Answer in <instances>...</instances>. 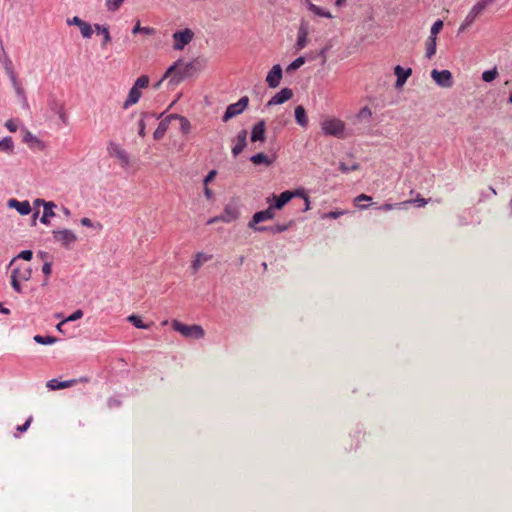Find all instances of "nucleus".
<instances>
[{"label": "nucleus", "mask_w": 512, "mask_h": 512, "mask_svg": "<svg viewBox=\"0 0 512 512\" xmlns=\"http://www.w3.org/2000/svg\"><path fill=\"white\" fill-rule=\"evenodd\" d=\"M203 68L202 63L199 60H193L189 63L183 64L180 60L170 66L159 82L155 84V88H158L163 80L171 77V81L174 84H178L186 77H191L194 74L201 71Z\"/></svg>", "instance_id": "obj_1"}, {"label": "nucleus", "mask_w": 512, "mask_h": 512, "mask_svg": "<svg viewBox=\"0 0 512 512\" xmlns=\"http://www.w3.org/2000/svg\"><path fill=\"white\" fill-rule=\"evenodd\" d=\"M321 129L326 136L345 137V123L336 117H327L321 122Z\"/></svg>", "instance_id": "obj_2"}, {"label": "nucleus", "mask_w": 512, "mask_h": 512, "mask_svg": "<svg viewBox=\"0 0 512 512\" xmlns=\"http://www.w3.org/2000/svg\"><path fill=\"white\" fill-rule=\"evenodd\" d=\"M172 329L180 333L185 338L201 339L205 335L204 329L197 324L186 325L178 320L171 321Z\"/></svg>", "instance_id": "obj_3"}, {"label": "nucleus", "mask_w": 512, "mask_h": 512, "mask_svg": "<svg viewBox=\"0 0 512 512\" xmlns=\"http://www.w3.org/2000/svg\"><path fill=\"white\" fill-rule=\"evenodd\" d=\"M275 217V209L270 205L267 209L263 211L256 212L251 221L249 222V227L258 232H264L268 230L267 226H257L260 222L272 220Z\"/></svg>", "instance_id": "obj_4"}, {"label": "nucleus", "mask_w": 512, "mask_h": 512, "mask_svg": "<svg viewBox=\"0 0 512 512\" xmlns=\"http://www.w3.org/2000/svg\"><path fill=\"white\" fill-rule=\"evenodd\" d=\"M248 104L249 98L247 96H243L236 103L230 104L222 117L223 122H227L231 118L241 114L247 108Z\"/></svg>", "instance_id": "obj_5"}, {"label": "nucleus", "mask_w": 512, "mask_h": 512, "mask_svg": "<svg viewBox=\"0 0 512 512\" xmlns=\"http://www.w3.org/2000/svg\"><path fill=\"white\" fill-rule=\"evenodd\" d=\"M298 195H304V189H296L294 191H284L279 196L273 195L274 203L271 206L276 210L282 209L292 198Z\"/></svg>", "instance_id": "obj_6"}, {"label": "nucleus", "mask_w": 512, "mask_h": 512, "mask_svg": "<svg viewBox=\"0 0 512 512\" xmlns=\"http://www.w3.org/2000/svg\"><path fill=\"white\" fill-rule=\"evenodd\" d=\"M194 37V33L191 29L185 28L181 31H176L173 34V48L175 50H183L186 45H188Z\"/></svg>", "instance_id": "obj_7"}, {"label": "nucleus", "mask_w": 512, "mask_h": 512, "mask_svg": "<svg viewBox=\"0 0 512 512\" xmlns=\"http://www.w3.org/2000/svg\"><path fill=\"white\" fill-rule=\"evenodd\" d=\"M240 215L239 209L235 205H227L224 208L223 213L208 221V224L214 223L216 221H222L226 223H230L238 219Z\"/></svg>", "instance_id": "obj_8"}, {"label": "nucleus", "mask_w": 512, "mask_h": 512, "mask_svg": "<svg viewBox=\"0 0 512 512\" xmlns=\"http://www.w3.org/2000/svg\"><path fill=\"white\" fill-rule=\"evenodd\" d=\"M431 76L435 80V82L441 87L449 88L453 85L452 74L449 70L438 71L434 69L431 72Z\"/></svg>", "instance_id": "obj_9"}, {"label": "nucleus", "mask_w": 512, "mask_h": 512, "mask_svg": "<svg viewBox=\"0 0 512 512\" xmlns=\"http://www.w3.org/2000/svg\"><path fill=\"white\" fill-rule=\"evenodd\" d=\"M54 239L63 246L68 247L77 240L76 235L68 229L53 232Z\"/></svg>", "instance_id": "obj_10"}, {"label": "nucleus", "mask_w": 512, "mask_h": 512, "mask_svg": "<svg viewBox=\"0 0 512 512\" xmlns=\"http://www.w3.org/2000/svg\"><path fill=\"white\" fill-rule=\"evenodd\" d=\"M282 79V68L279 64L274 65L266 76L267 85L276 88Z\"/></svg>", "instance_id": "obj_11"}, {"label": "nucleus", "mask_w": 512, "mask_h": 512, "mask_svg": "<svg viewBox=\"0 0 512 512\" xmlns=\"http://www.w3.org/2000/svg\"><path fill=\"white\" fill-rule=\"evenodd\" d=\"M247 135L248 133L244 129L237 134L236 138L233 140L234 145L231 150L233 156L236 157L243 152V150L247 146Z\"/></svg>", "instance_id": "obj_12"}, {"label": "nucleus", "mask_w": 512, "mask_h": 512, "mask_svg": "<svg viewBox=\"0 0 512 512\" xmlns=\"http://www.w3.org/2000/svg\"><path fill=\"white\" fill-rule=\"evenodd\" d=\"M292 97L293 91L290 88H283L268 101L267 105H279L290 100Z\"/></svg>", "instance_id": "obj_13"}, {"label": "nucleus", "mask_w": 512, "mask_h": 512, "mask_svg": "<svg viewBox=\"0 0 512 512\" xmlns=\"http://www.w3.org/2000/svg\"><path fill=\"white\" fill-rule=\"evenodd\" d=\"M265 133H266L265 121L260 120L253 126V129L251 132V141L252 142H257V141L264 142L266 139Z\"/></svg>", "instance_id": "obj_14"}, {"label": "nucleus", "mask_w": 512, "mask_h": 512, "mask_svg": "<svg viewBox=\"0 0 512 512\" xmlns=\"http://www.w3.org/2000/svg\"><path fill=\"white\" fill-rule=\"evenodd\" d=\"M394 74L397 76L395 86H396V88H401V87H403V85L405 84L407 79L412 74V69L411 68L404 69L400 65H397L394 68Z\"/></svg>", "instance_id": "obj_15"}, {"label": "nucleus", "mask_w": 512, "mask_h": 512, "mask_svg": "<svg viewBox=\"0 0 512 512\" xmlns=\"http://www.w3.org/2000/svg\"><path fill=\"white\" fill-rule=\"evenodd\" d=\"M275 155H266L264 153H257L250 158V161L254 165H264L266 167L271 166L275 162Z\"/></svg>", "instance_id": "obj_16"}, {"label": "nucleus", "mask_w": 512, "mask_h": 512, "mask_svg": "<svg viewBox=\"0 0 512 512\" xmlns=\"http://www.w3.org/2000/svg\"><path fill=\"white\" fill-rule=\"evenodd\" d=\"M78 382L76 379L67 380V381H59L57 379H52L47 382V387L50 390H59V389H65L68 387H71L75 385Z\"/></svg>", "instance_id": "obj_17"}, {"label": "nucleus", "mask_w": 512, "mask_h": 512, "mask_svg": "<svg viewBox=\"0 0 512 512\" xmlns=\"http://www.w3.org/2000/svg\"><path fill=\"white\" fill-rule=\"evenodd\" d=\"M141 96H142L141 90H139L138 88L133 86L129 91L127 99L123 103V108L127 109L130 106L136 104L139 101V99L141 98Z\"/></svg>", "instance_id": "obj_18"}, {"label": "nucleus", "mask_w": 512, "mask_h": 512, "mask_svg": "<svg viewBox=\"0 0 512 512\" xmlns=\"http://www.w3.org/2000/svg\"><path fill=\"white\" fill-rule=\"evenodd\" d=\"M9 206L16 208L21 215H27L31 212V206L28 201H18L16 199L9 200Z\"/></svg>", "instance_id": "obj_19"}, {"label": "nucleus", "mask_w": 512, "mask_h": 512, "mask_svg": "<svg viewBox=\"0 0 512 512\" xmlns=\"http://www.w3.org/2000/svg\"><path fill=\"white\" fill-rule=\"evenodd\" d=\"M171 119L172 118H169L168 116L158 124V127L153 133V137L155 140H161L164 137L165 133L168 130L169 122Z\"/></svg>", "instance_id": "obj_20"}, {"label": "nucleus", "mask_w": 512, "mask_h": 512, "mask_svg": "<svg viewBox=\"0 0 512 512\" xmlns=\"http://www.w3.org/2000/svg\"><path fill=\"white\" fill-rule=\"evenodd\" d=\"M295 119L296 122L303 128H306L308 126V117L305 111V108L301 105L297 106L295 108Z\"/></svg>", "instance_id": "obj_21"}, {"label": "nucleus", "mask_w": 512, "mask_h": 512, "mask_svg": "<svg viewBox=\"0 0 512 512\" xmlns=\"http://www.w3.org/2000/svg\"><path fill=\"white\" fill-rule=\"evenodd\" d=\"M211 259H212V255L198 252L195 255V258L192 262V268L194 269V271H198L204 263L210 261Z\"/></svg>", "instance_id": "obj_22"}, {"label": "nucleus", "mask_w": 512, "mask_h": 512, "mask_svg": "<svg viewBox=\"0 0 512 512\" xmlns=\"http://www.w3.org/2000/svg\"><path fill=\"white\" fill-rule=\"evenodd\" d=\"M308 42V30L306 27L301 26L298 31V37L296 42V49L302 50Z\"/></svg>", "instance_id": "obj_23"}, {"label": "nucleus", "mask_w": 512, "mask_h": 512, "mask_svg": "<svg viewBox=\"0 0 512 512\" xmlns=\"http://www.w3.org/2000/svg\"><path fill=\"white\" fill-rule=\"evenodd\" d=\"M169 118L179 120L180 122V130L183 134H188L191 130V124L190 121L181 115L178 114H171L169 115Z\"/></svg>", "instance_id": "obj_24"}, {"label": "nucleus", "mask_w": 512, "mask_h": 512, "mask_svg": "<svg viewBox=\"0 0 512 512\" xmlns=\"http://www.w3.org/2000/svg\"><path fill=\"white\" fill-rule=\"evenodd\" d=\"M127 321H129L132 325H134L138 329H149L153 325V322L144 323L140 316L134 315V314L128 316Z\"/></svg>", "instance_id": "obj_25"}, {"label": "nucleus", "mask_w": 512, "mask_h": 512, "mask_svg": "<svg viewBox=\"0 0 512 512\" xmlns=\"http://www.w3.org/2000/svg\"><path fill=\"white\" fill-rule=\"evenodd\" d=\"M5 67H6V71H7V73L9 74L10 79H11V81H12V83H13L14 87L16 88L17 92H18V93H21V92H22V88H21L20 82L18 81V79H17V77H16V74H15V72H14L13 68H12V63H11V61H10V60H8V61L6 62Z\"/></svg>", "instance_id": "obj_26"}, {"label": "nucleus", "mask_w": 512, "mask_h": 512, "mask_svg": "<svg viewBox=\"0 0 512 512\" xmlns=\"http://www.w3.org/2000/svg\"><path fill=\"white\" fill-rule=\"evenodd\" d=\"M308 9L317 16L324 18H332V15L329 11L324 10L323 8L309 2Z\"/></svg>", "instance_id": "obj_27"}, {"label": "nucleus", "mask_w": 512, "mask_h": 512, "mask_svg": "<svg viewBox=\"0 0 512 512\" xmlns=\"http://www.w3.org/2000/svg\"><path fill=\"white\" fill-rule=\"evenodd\" d=\"M436 39L435 37L428 38L426 42V57L431 59L436 53Z\"/></svg>", "instance_id": "obj_28"}, {"label": "nucleus", "mask_w": 512, "mask_h": 512, "mask_svg": "<svg viewBox=\"0 0 512 512\" xmlns=\"http://www.w3.org/2000/svg\"><path fill=\"white\" fill-rule=\"evenodd\" d=\"M20 271L18 270H13L12 271V275H11V284H12V287L14 288V290L17 292V293H21V281L22 280H19L18 279V273Z\"/></svg>", "instance_id": "obj_29"}, {"label": "nucleus", "mask_w": 512, "mask_h": 512, "mask_svg": "<svg viewBox=\"0 0 512 512\" xmlns=\"http://www.w3.org/2000/svg\"><path fill=\"white\" fill-rule=\"evenodd\" d=\"M149 82H150L149 77L147 75H142L139 78H137V80L135 81L133 86H135L136 88L141 90V89L147 88L149 85Z\"/></svg>", "instance_id": "obj_30"}, {"label": "nucleus", "mask_w": 512, "mask_h": 512, "mask_svg": "<svg viewBox=\"0 0 512 512\" xmlns=\"http://www.w3.org/2000/svg\"><path fill=\"white\" fill-rule=\"evenodd\" d=\"M78 27L80 28L81 34H82V36L84 38H90L92 36L93 30H92V27H91V25L89 23L84 21Z\"/></svg>", "instance_id": "obj_31"}, {"label": "nucleus", "mask_w": 512, "mask_h": 512, "mask_svg": "<svg viewBox=\"0 0 512 512\" xmlns=\"http://www.w3.org/2000/svg\"><path fill=\"white\" fill-rule=\"evenodd\" d=\"M428 201L429 200L421 197V195L418 194L415 199L404 201V202H402V204L403 205H407V204H412L413 203V204H416L419 207H424L428 203Z\"/></svg>", "instance_id": "obj_32"}, {"label": "nucleus", "mask_w": 512, "mask_h": 512, "mask_svg": "<svg viewBox=\"0 0 512 512\" xmlns=\"http://www.w3.org/2000/svg\"><path fill=\"white\" fill-rule=\"evenodd\" d=\"M304 63H305V58L300 56V57L296 58L291 64H289V66L287 67L286 71L287 72H292L294 70H297Z\"/></svg>", "instance_id": "obj_33"}, {"label": "nucleus", "mask_w": 512, "mask_h": 512, "mask_svg": "<svg viewBox=\"0 0 512 512\" xmlns=\"http://www.w3.org/2000/svg\"><path fill=\"white\" fill-rule=\"evenodd\" d=\"M95 28H96L97 31H101L102 32L103 37H104L102 46H106L111 41V36H110L108 28L101 27L98 24L95 25Z\"/></svg>", "instance_id": "obj_34"}, {"label": "nucleus", "mask_w": 512, "mask_h": 512, "mask_svg": "<svg viewBox=\"0 0 512 512\" xmlns=\"http://www.w3.org/2000/svg\"><path fill=\"white\" fill-rule=\"evenodd\" d=\"M357 117L360 120L369 121L372 118V111L369 107L365 106L359 111Z\"/></svg>", "instance_id": "obj_35"}, {"label": "nucleus", "mask_w": 512, "mask_h": 512, "mask_svg": "<svg viewBox=\"0 0 512 512\" xmlns=\"http://www.w3.org/2000/svg\"><path fill=\"white\" fill-rule=\"evenodd\" d=\"M497 76H498V72H497L496 68H494L492 70H487V71L483 72L482 79L485 82H491L494 79H496Z\"/></svg>", "instance_id": "obj_36"}, {"label": "nucleus", "mask_w": 512, "mask_h": 512, "mask_svg": "<svg viewBox=\"0 0 512 512\" xmlns=\"http://www.w3.org/2000/svg\"><path fill=\"white\" fill-rule=\"evenodd\" d=\"M442 28H443L442 20H437L436 22H434V24L431 27L430 37L437 38V35L442 30Z\"/></svg>", "instance_id": "obj_37"}, {"label": "nucleus", "mask_w": 512, "mask_h": 512, "mask_svg": "<svg viewBox=\"0 0 512 512\" xmlns=\"http://www.w3.org/2000/svg\"><path fill=\"white\" fill-rule=\"evenodd\" d=\"M13 148V141L11 137H5L0 141V150L11 151Z\"/></svg>", "instance_id": "obj_38"}, {"label": "nucleus", "mask_w": 512, "mask_h": 512, "mask_svg": "<svg viewBox=\"0 0 512 512\" xmlns=\"http://www.w3.org/2000/svg\"><path fill=\"white\" fill-rule=\"evenodd\" d=\"M116 156L121 161V164L123 166H127L129 164V156H128V154L124 150L117 149L116 150Z\"/></svg>", "instance_id": "obj_39"}, {"label": "nucleus", "mask_w": 512, "mask_h": 512, "mask_svg": "<svg viewBox=\"0 0 512 512\" xmlns=\"http://www.w3.org/2000/svg\"><path fill=\"white\" fill-rule=\"evenodd\" d=\"M285 230H287V225L276 224L273 226H269L268 230H266L265 232H270L271 234H278L284 232Z\"/></svg>", "instance_id": "obj_40"}, {"label": "nucleus", "mask_w": 512, "mask_h": 512, "mask_svg": "<svg viewBox=\"0 0 512 512\" xmlns=\"http://www.w3.org/2000/svg\"><path fill=\"white\" fill-rule=\"evenodd\" d=\"M371 200H372V198H371L370 196H368V195H366V194H360V195H358V196L354 199V203H355V205H356V206H358L359 208H361V209H365V208H367V206H366V205H361V204H360V202H362V201H371Z\"/></svg>", "instance_id": "obj_41"}, {"label": "nucleus", "mask_w": 512, "mask_h": 512, "mask_svg": "<svg viewBox=\"0 0 512 512\" xmlns=\"http://www.w3.org/2000/svg\"><path fill=\"white\" fill-rule=\"evenodd\" d=\"M123 2L124 0H107L106 6L109 11H116Z\"/></svg>", "instance_id": "obj_42"}, {"label": "nucleus", "mask_w": 512, "mask_h": 512, "mask_svg": "<svg viewBox=\"0 0 512 512\" xmlns=\"http://www.w3.org/2000/svg\"><path fill=\"white\" fill-rule=\"evenodd\" d=\"M15 270L20 271V272L18 273V279H19V280L26 281V280H28V279L30 278V276H31V270H30V269H28V268H23V269H22V268H16Z\"/></svg>", "instance_id": "obj_43"}, {"label": "nucleus", "mask_w": 512, "mask_h": 512, "mask_svg": "<svg viewBox=\"0 0 512 512\" xmlns=\"http://www.w3.org/2000/svg\"><path fill=\"white\" fill-rule=\"evenodd\" d=\"M34 340L37 342V343H40V344H51L55 341V339L53 337H50V336H41V335H36L34 337Z\"/></svg>", "instance_id": "obj_44"}, {"label": "nucleus", "mask_w": 512, "mask_h": 512, "mask_svg": "<svg viewBox=\"0 0 512 512\" xmlns=\"http://www.w3.org/2000/svg\"><path fill=\"white\" fill-rule=\"evenodd\" d=\"M83 316L82 310H76L72 315H70L65 321L61 322L58 325V328L60 329L61 325H63L67 321H75L77 319H80Z\"/></svg>", "instance_id": "obj_45"}, {"label": "nucleus", "mask_w": 512, "mask_h": 512, "mask_svg": "<svg viewBox=\"0 0 512 512\" xmlns=\"http://www.w3.org/2000/svg\"><path fill=\"white\" fill-rule=\"evenodd\" d=\"M486 6L479 0L471 9V11L476 14V16H479L484 10Z\"/></svg>", "instance_id": "obj_46"}, {"label": "nucleus", "mask_w": 512, "mask_h": 512, "mask_svg": "<svg viewBox=\"0 0 512 512\" xmlns=\"http://www.w3.org/2000/svg\"><path fill=\"white\" fill-rule=\"evenodd\" d=\"M478 16H476V14H474L471 10L470 12L468 13V15L466 16L465 18V21H464V24L462 25V29H464L465 27L471 25L475 19L477 18Z\"/></svg>", "instance_id": "obj_47"}, {"label": "nucleus", "mask_w": 512, "mask_h": 512, "mask_svg": "<svg viewBox=\"0 0 512 512\" xmlns=\"http://www.w3.org/2000/svg\"><path fill=\"white\" fill-rule=\"evenodd\" d=\"M339 169L344 172V173H348L350 171H354V170H358L359 169V164H354L352 165L351 167H349L348 165H346L345 163H340V166H339Z\"/></svg>", "instance_id": "obj_48"}, {"label": "nucleus", "mask_w": 512, "mask_h": 512, "mask_svg": "<svg viewBox=\"0 0 512 512\" xmlns=\"http://www.w3.org/2000/svg\"><path fill=\"white\" fill-rule=\"evenodd\" d=\"M345 213H346L345 211H331V212L325 213L323 215V218H333V219H336V218L344 215Z\"/></svg>", "instance_id": "obj_49"}, {"label": "nucleus", "mask_w": 512, "mask_h": 512, "mask_svg": "<svg viewBox=\"0 0 512 512\" xmlns=\"http://www.w3.org/2000/svg\"><path fill=\"white\" fill-rule=\"evenodd\" d=\"M38 204L42 203L44 205V211H48V212H54L53 211V208L55 207V204L53 202H45L43 200H37L36 201Z\"/></svg>", "instance_id": "obj_50"}, {"label": "nucleus", "mask_w": 512, "mask_h": 512, "mask_svg": "<svg viewBox=\"0 0 512 512\" xmlns=\"http://www.w3.org/2000/svg\"><path fill=\"white\" fill-rule=\"evenodd\" d=\"M217 175L216 170H211L204 179V186H207L211 181L215 179Z\"/></svg>", "instance_id": "obj_51"}, {"label": "nucleus", "mask_w": 512, "mask_h": 512, "mask_svg": "<svg viewBox=\"0 0 512 512\" xmlns=\"http://www.w3.org/2000/svg\"><path fill=\"white\" fill-rule=\"evenodd\" d=\"M5 126L6 128L10 131V132H16L17 129H18V125L16 123V121L14 120H8L6 123H5Z\"/></svg>", "instance_id": "obj_52"}, {"label": "nucleus", "mask_w": 512, "mask_h": 512, "mask_svg": "<svg viewBox=\"0 0 512 512\" xmlns=\"http://www.w3.org/2000/svg\"><path fill=\"white\" fill-rule=\"evenodd\" d=\"M32 256H33L32 251L24 250V251L20 252V254L18 255V258L29 261L32 259Z\"/></svg>", "instance_id": "obj_53"}, {"label": "nucleus", "mask_w": 512, "mask_h": 512, "mask_svg": "<svg viewBox=\"0 0 512 512\" xmlns=\"http://www.w3.org/2000/svg\"><path fill=\"white\" fill-rule=\"evenodd\" d=\"M54 216V212H48V211H43V215L41 217V222L44 223V224H48L49 223V218L50 217H53Z\"/></svg>", "instance_id": "obj_54"}, {"label": "nucleus", "mask_w": 512, "mask_h": 512, "mask_svg": "<svg viewBox=\"0 0 512 512\" xmlns=\"http://www.w3.org/2000/svg\"><path fill=\"white\" fill-rule=\"evenodd\" d=\"M145 128H146V125H145L144 120L140 119L139 120V130H138V134L140 137H145V135H146Z\"/></svg>", "instance_id": "obj_55"}, {"label": "nucleus", "mask_w": 512, "mask_h": 512, "mask_svg": "<svg viewBox=\"0 0 512 512\" xmlns=\"http://www.w3.org/2000/svg\"><path fill=\"white\" fill-rule=\"evenodd\" d=\"M297 197H301L304 200L305 206H304L303 211L310 210L311 207H310V200H309L308 195L304 192V195H298Z\"/></svg>", "instance_id": "obj_56"}, {"label": "nucleus", "mask_w": 512, "mask_h": 512, "mask_svg": "<svg viewBox=\"0 0 512 512\" xmlns=\"http://www.w3.org/2000/svg\"><path fill=\"white\" fill-rule=\"evenodd\" d=\"M31 421H32V418L30 417L29 419H27V421L23 425H20L17 427V431H19L21 433L26 431L28 429V427L30 426Z\"/></svg>", "instance_id": "obj_57"}, {"label": "nucleus", "mask_w": 512, "mask_h": 512, "mask_svg": "<svg viewBox=\"0 0 512 512\" xmlns=\"http://www.w3.org/2000/svg\"><path fill=\"white\" fill-rule=\"evenodd\" d=\"M400 205H403V204L400 203ZM396 206H399V204L393 205V204L385 203L382 206H380L379 209L384 210V211H390Z\"/></svg>", "instance_id": "obj_58"}, {"label": "nucleus", "mask_w": 512, "mask_h": 512, "mask_svg": "<svg viewBox=\"0 0 512 512\" xmlns=\"http://www.w3.org/2000/svg\"><path fill=\"white\" fill-rule=\"evenodd\" d=\"M42 272L46 275V276H49L52 272V268H51V264L50 263H45L42 267Z\"/></svg>", "instance_id": "obj_59"}, {"label": "nucleus", "mask_w": 512, "mask_h": 512, "mask_svg": "<svg viewBox=\"0 0 512 512\" xmlns=\"http://www.w3.org/2000/svg\"><path fill=\"white\" fill-rule=\"evenodd\" d=\"M84 21L81 20L79 17L75 16L73 17L71 20H68V24L69 25H77V26H80L81 23H83Z\"/></svg>", "instance_id": "obj_60"}, {"label": "nucleus", "mask_w": 512, "mask_h": 512, "mask_svg": "<svg viewBox=\"0 0 512 512\" xmlns=\"http://www.w3.org/2000/svg\"><path fill=\"white\" fill-rule=\"evenodd\" d=\"M141 33L145 35H154L156 30L153 27H143Z\"/></svg>", "instance_id": "obj_61"}, {"label": "nucleus", "mask_w": 512, "mask_h": 512, "mask_svg": "<svg viewBox=\"0 0 512 512\" xmlns=\"http://www.w3.org/2000/svg\"><path fill=\"white\" fill-rule=\"evenodd\" d=\"M81 224L85 227H93V222L89 218H86V217L81 219Z\"/></svg>", "instance_id": "obj_62"}, {"label": "nucleus", "mask_w": 512, "mask_h": 512, "mask_svg": "<svg viewBox=\"0 0 512 512\" xmlns=\"http://www.w3.org/2000/svg\"><path fill=\"white\" fill-rule=\"evenodd\" d=\"M204 194L207 197V199L213 198V192L211 189L208 188V185L204 187Z\"/></svg>", "instance_id": "obj_63"}, {"label": "nucleus", "mask_w": 512, "mask_h": 512, "mask_svg": "<svg viewBox=\"0 0 512 512\" xmlns=\"http://www.w3.org/2000/svg\"><path fill=\"white\" fill-rule=\"evenodd\" d=\"M142 28H143V27H141V26H140V22L138 21V22L136 23V25L134 26V28H133V30H132V33H133V34L141 33V32H142Z\"/></svg>", "instance_id": "obj_64"}]
</instances>
